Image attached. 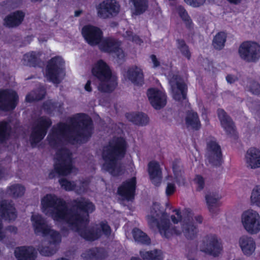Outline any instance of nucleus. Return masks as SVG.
<instances>
[{"label": "nucleus", "instance_id": "48", "mask_svg": "<svg viewBox=\"0 0 260 260\" xmlns=\"http://www.w3.org/2000/svg\"><path fill=\"white\" fill-rule=\"evenodd\" d=\"M194 182L197 185L196 190L201 191L205 187V180L201 175H196L194 178Z\"/></svg>", "mask_w": 260, "mask_h": 260}, {"label": "nucleus", "instance_id": "45", "mask_svg": "<svg viewBox=\"0 0 260 260\" xmlns=\"http://www.w3.org/2000/svg\"><path fill=\"white\" fill-rule=\"evenodd\" d=\"M50 238V243L53 245H59L61 242V236L60 233L50 228V231L49 235Z\"/></svg>", "mask_w": 260, "mask_h": 260}, {"label": "nucleus", "instance_id": "16", "mask_svg": "<svg viewBox=\"0 0 260 260\" xmlns=\"http://www.w3.org/2000/svg\"><path fill=\"white\" fill-rule=\"evenodd\" d=\"M98 16L102 19H107L116 16L120 10V6L116 0H104L96 7Z\"/></svg>", "mask_w": 260, "mask_h": 260}, {"label": "nucleus", "instance_id": "36", "mask_svg": "<svg viewBox=\"0 0 260 260\" xmlns=\"http://www.w3.org/2000/svg\"><path fill=\"white\" fill-rule=\"evenodd\" d=\"M132 234L134 240L138 243L149 245L151 242L150 238L148 236L138 228H134Z\"/></svg>", "mask_w": 260, "mask_h": 260}, {"label": "nucleus", "instance_id": "50", "mask_svg": "<svg viewBox=\"0 0 260 260\" xmlns=\"http://www.w3.org/2000/svg\"><path fill=\"white\" fill-rule=\"evenodd\" d=\"M173 212H175V214L177 217L174 215H172L171 216V219L172 222L174 224H177L179 222L181 221L182 219V216L181 215V212L180 209H175L173 210Z\"/></svg>", "mask_w": 260, "mask_h": 260}, {"label": "nucleus", "instance_id": "41", "mask_svg": "<svg viewBox=\"0 0 260 260\" xmlns=\"http://www.w3.org/2000/svg\"><path fill=\"white\" fill-rule=\"evenodd\" d=\"M176 44L177 48L180 50L182 55L188 60H190L191 54L189 47L187 45L185 41L183 39H178L176 40Z\"/></svg>", "mask_w": 260, "mask_h": 260}, {"label": "nucleus", "instance_id": "8", "mask_svg": "<svg viewBox=\"0 0 260 260\" xmlns=\"http://www.w3.org/2000/svg\"><path fill=\"white\" fill-rule=\"evenodd\" d=\"M52 124L51 119L45 116H41L37 119L32 127L30 136L32 147H36V145L45 138Z\"/></svg>", "mask_w": 260, "mask_h": 260}, {"label": "nucleus", "instance_id": "61", "mask_svg": "<svg viewBox=\"0 0 260 260\" xmlns=\"http://www.w3.org/2000/svg\"><path fill=\"white\" fill-rule=\"evenodd\" d=\"M195 220L198 223H201L203 222V217L201 215H198L195 216Z\"/></svg>", "mask_w": 260, "mask_h": 260}, {"label": "nucleus", "instance_id": "20", "mask_svg": "<svg viewBox=\"0 0 260 260\" xmlns=\"http://www.w3.org/2000/svg\"><path fill=\"white\" fill-rule=\"evenodd\" d=\"M30 220L34 232L36 235L41 234L43 236H48L51 228L41 215L32 214Z\"/></svg>", "mask_w": 260, "mask_h": 260}, {"label": "nucleus", "instance_id": "52", "mask_svg": "<svg viewBox=\"0 0 260 260\" xmlns=\"http://www.w3.org/2000/svg\"><path fill=\"white\" fill-rule=\"evenodd\" d=\"M176 189L175 184L168 183L166 189V194L167 196H171L174 194Z\"/></svg>", "mask_w": 260, "mask_h": 260}, {"label": "nucleus", "instance_id": "22", "mask_svg": "<svg viewBox=\"0 0 260 260\" xmlns=\"http://www.w3.org/2000/svg\"><path fill=\"white\" fill-rule=\"evenodd\" d=\"M180 77L178 75H173L171 81H176V88L173 89V98L178 102H181L187 99L188 88L187 85L183 82H180Z\"/></svg>", "mask_w": 260, "mask_h": 260}, {"label": "nucleus", "instance_id": "63", "mask_svg": "<svg viewBox=\"0 0 260 260\" xmlns=\"http://www.w3.org/2000/svg\"><path fill=\"white\" fill-rule=\"evenodd\" d=\"M8 230L14 233H16L17 231V228L16 226H8Z\"/></svg>", "mask_w": 260, "mask_h": 260}, {"label": "nucleus", "instance_id": "38", "mask_svg": "<svg viewBox=\"0 0 260 260\" xmlns=\"http://www.w3.org/2000/svg\"><path fill=\"white\" fill-rule=\"evenodd\" d=\"M24 63L29 67H36L39 63L37 54L35 51L25 53L23 57Z\"/></svg>", "mask_w": 260, "mask_h": 260}, {"label": "nucleus", "instance_id": "33", "mask_svg": "<svg viewBox=\"0 0 260 260\" xmlns=\"http://www.w3.org/2000/svg\"><path fill=\"white\" fill-rule=\"evenodd\" d=\"M11 130L10 121H0V143H4L9 139Z\"/></svg>", "mask_w": 260, "mask_h": 260}, {"label": "nucleus", "instance_id": "17", "mask_svg": "<svg viewBox=\"0 0 260 260\" xmlns=\"http://www.w3.org/2000/svg\"><path fill=\"white\" fill-rule=\"evenodd\" d=\"M81 34L85 42L91 46L100 44L103 38V32L98 27L86 25L82 28Z\"/></svg>", "mask_w": 260, "mask_h": 260}, {"label": "nucleus", "instance_id": "43", "mask_svg": "<svg viewBox=\"0 0 260 260\" xmlns=\"http://www.w3.org/2000/svg\"><path fill=\"white\" fill-rule=\"evenodd\" d=\"M46 94V91L44 89L38 90L33 93H29L25 97L27 102L31 103L35 101H39L43 100Z\"/></svg>", "mask_w": 260, "mask_h": 260}, {"label": "nucleus", "instance_id": "6", "mask_svg": "<svg viewBox=\"0 0 260 260\" xmlns=\"http://www.w3.org/2000/svg\"><path fill=\"white\" fill-rule=\"evenodd\" d=\"M91 73L99 81L98 89L102 92L111 93L117 86L116 79L112 77L109 66L102 59L97 61L92 68Z\"/></svg>", "mask_w": 260, "mask_h": 260}, {"label": "nucleus", "instance_id": "56", "mask_svg": "<svg viewBox=\"0 0 260 260\" xmlns=\"http://www.w3.org/2000/svg\"><path fill=\"white\" fill-rule=\"evenodd\" d=\"M131 40L137 44H141L143 42L140 38L136 35H132Z\"/></svg>", "mask_w": 260, "mask_h": 260}, {"label": "nucleus", "instance_id": "58", "mask_svg": "<svg viewBox=\"0 0 260 260\" xmlns=\"http://www.w3.org/2000/svg\"><path fill=\"white\" fill-rule=\"evenodd\" d=\"M251 92L256 95H258L260 94V85L259 84H256V88L255 89H253L252 88H251Z\"/></svg>", "mask_w": 260, "mask_h": 260}, {"label": "nucleus", "instance_id": "46", "mask_svg": "<svg viewBox=\"0 0 260 260\" xmlns=\"http://www.w3.org/2000/svg\"><path fill=\"white\" fill-rule=\"evenodd\" d=\"M250 198L253 204L260 207V185H256L253 188Z\"/></svg>", "mask_w": 260, "mask_h": 260}, {"label": "nucleus", "instance_id": "39", "mask_svg": "<svg viewBox=\"0 0 260 260\" xmlns=\"http://www.w3.org/2000/svg\"><path fill=\"white\" fill-rule=\"evenodd\" d=\"M177 11L179 16L184 22L186 27L188 29L191 28L192 21L184 7L181 5L178 6L177 7Z\"/></svg>", "mask_w": 260, "mask_h": 260}, {"label": "nucleus", "instance_id": "34", "mask_svg": "<svg viewBox=\"0 0 260 260\" xmlns=\"http://www.w3.org/2000/svg\"><path fill=\"white\" fill-rule=\"evenodd\" d=\"M140 255L144 260H163L161 250L154 249L150 251H141Z\"/></svg>", "mask_w": 260, "mask_h": 260}, {"label": "nucleus", "instance_id": "30", "mask_svg": "<svg viewBox=\"0 0 260 260\" xmlns=\"http://www.w3.org/2000/svg\"><path fill=\"white\" fill-rule=\"evenodd\" d=\"M127 76L128 79L136 85L142 86L144 84L143 72L136 66L128 69Z\"/></svg>", "mask_w": 260, "mask_h": 260}, {"label": "nucleus", "instance_id": "51", "mask_svg": "<svg viewBox=\"0 0 260 260\" xmlns=\"http://www.w3.org/2000/svg\"><path fill=\"white\" fill-rule=\"evenodd\" d=\"M184 2L188 5L197 8L199 7L204 4L205 0H184Z\"/></svg>", "mask_w": 260, "mask_h": 260}, {"label": "nucleus", "instance_id": "42", "mask_svg": "<svg viewBox=\"0 0 260 260\" xmlns=\"http://www.w3.org/2000/svg\"><path fill=\"white\" fill-rule=\"evenodd\" d=\"M25 191V187L19 184H13L8 188V191L9 194L14 198L22 197L24 194Z\"/></svg>", "mask_w": 260, "mask_h": 260}, {"label": "nucleus", "instance_id": "31", "mask_svg": "<svg viewBox=\"0 0 260 260\" xmlns=\"http://www.w3.org/2000/svg\"><path fill=\"white\" fill-rule=\"evenodd\" d=\"M125 117L129 121L138 125H146L149 122L148 116L142 112L126 113Z\"/></svg>", "mask_w": 260, "mask_h": 260}, {"label": "nucleus", "instance_id": "2", "mask_svg": "<svg viewBox=\"0 0 260 260\" xmlns=\"http://www.w3.org/2000/svg\"><path fill=\"white\" fill-rule=\"evenodd\" d=\"M42 211L45 212L52 208L50 214L53 220L64 221L68 224L75 223V220H82L78 211L92 213L95 210L94 205L88 199L78 198L70 201L71 208H67L66 202L53 194H47L41 200Z\"/></svg>", "mask_w": 260, "mask_h": 260}, {"label": "nucleus", "instance_id": "4", "mask_svg": "<svg viewBox=\"0 0 260 260\" xmlns=\"http://www.w3.org/2000/svg\"><path fill=\"white\" fill-rule=\"evenodd\" d=\"M148 220L150 226H156L161 236L167 239H169L173 235H180L183 232L187 239H193L197 233V227L192 221L183 222L182 224V230H180L176 226L170 229V220L166 218H161L159 220L154 215H151L148 216Z\"/></svg>", "mask_w": 260, "mask_h": 260}, {"label": "nucleus", "instance_id": "32", "mask_svg": "<svg viewBox=\"0 0 260 260\" xmlns=\"http://www.w3.org/2000/svg\"><path fill=\"white\" fill-rule=\"evenodd\" d=\"M185 123L188 127H190L192 129L198 131L201 127L200 120L196 112L188 111L185 117Z\"/></svg>", "mask_w": 260, "mask_h": 260}, {"label": "nucleus", "instance_id": "24", "mask_svg": "<svg viewBox=\"0 0 260 260\" xmlns=\"http://www.w3.org/2000/svg\"><path fill=\"white\" fill-rule=\"evenodd\" d=\"M217 115L221 125L228 135H234L236 132L234 123L231 117L222 109L217 110Z\"/></svg>", "mask_w": 260, "mask_h": 260}, {"label": "nucleus", "instance_id": "25", "mask_svg": "<svg viewBox=\"0 0 260 260\" xmlns=\"http://www.w3.org/2000/svg\"><path fill=\"white\" fill-rule=\"evenodd\" d=\"M14 254L17 260H35L37 257L35 249L31 246L16 247Z\"/></svg>", "mask_w": 260, "mask_h": 260}, {"label": "nucleus", "instance_id": "64", "mask_svg": "<svg viewBox=\"0 0 260 260\" xmlns=\"http://www.w3.org/2000/svg\"><path fill=\"white\" fill-rule=\"evenodd\" d=\"M230 3L238 5L241 3L242 0H227Z\"/></svg>", "mask_w": 260, "mask_h": 260}, {"label": "nucleus", "instance_id": "47", "mask_svg": "<svg viewBox=\"0 0 260 260\" xmlns=\"http://www.w3.org/2000/svg\"><path fill=\"white\" fill-rule=\"evenodd\" d=\"M56 108V103L51 101H46L43 104L42 108L45 112L50 114L53 112Z\"/></svg>", "mask_w": 260, "mask_h": 260}, {"label": "nucleus", "instance_id": "15", "mask_svg": "<svg viewBox=\"0 0 260 260\" xmlns=\"http://www.w3.org/2000/svg\"><path fill=\"white\" fill-rule=\"evenodd\" d=\"M201 248L202 251L216 257L220 253L222 246L216 235L209 234L204 238Z\"/></svg>", "mask_w": 260, "mask_h": 260}, {"label": "nucleus", "instance_id": "7", "mask_svg": "<svg viewBox=\"0 0 260 260\" xmlns=\"http://www.w3.org/2000/svg\"><path fill=\"white\" fill-rule=\"evenodd\" d=\"M56 157L54 164V169L58 176L70 175L74 168L71 154L68 149L61 148L56 152Z\"/></svg>", "mask_w": 260, "mask_h": 260}, {"label": "nucleus", "instance_id": "29", "mask_svg": "<svg viewBox=\"0 0 260 260\" xmlns=\"http://www.w3.org/2000/svg\"><path fill=\"white\" fill-rule=\"evenodd\" d=\"M240 247L245 255H250L255 249V241L251 237L242 236L239 240Z\"/></svg>", "mask_w": 260, "mask_h": 260}, {"label": "nucleus", "instance_id": "23", "mask_svg": "<svg viewBox=\"0 0 260 260\" xmlns=\"http://www.w3.org/2000/svg\"><path fill=\"white\" fill-rule=\"evenodd\" d=\"M148 172L152 183L156 186H159L162 178V171L159 164L156 161H150L148 164Z\"/></svg>", "mask_w": 260, "mask_h": 260}, {"label": "nucleus", "instance_id": "59", "mask_svg": "<svg viewBox=\"0 0 260 260\" xmlns=\"http://www.w3.org/2000/svg\"><path fill=\"white\" fill-rule=\"evenodd\" d=\"M85 89L88 92H90L92 90V88L91 87V81L90 80H88L85 85Z\"/></svg>", "mask_w": 260, "mask_h": 260}, {"label": "nucleus", "instance_id": "5", "mask_svg": "<svg viewBox=\"0 0 260 260\" xmlns=\"http://www.w3.org/2000/svg\"><path fill=\"white\" fill-rule=\"evenodd\" d=\"M78 212L82 218V220H75V223L68 224L70 226L76 229V231L79 236L87 241H94L100 239L102 234L109 237L111 234V229L107 222H101L100 223V228L88 229L86 227L81 228L80 224L82 223L88 224L89 222V214L84 211Z\"/></svg>", "mask_w": 260, "mask_h": 260}, {"label": "nucleus", "instance_id": "9", "mask_svg": "<svg viewBox=\"0 0 260 260\" xmlns=\"http://www.w3.org/2000/svg\"><path fill=\"white\" fill-rule=\"evenodd\" d=\"M239 53L243 60L255 62L260 58V45L254 42H244L239 47Z\"/></svg>", "mask_w": 260, "mask_h": 260}, {"label": "nucleus", "instance_id": "53", "mask_svg": "<svg viewBox=\"0 0 260 260\" xmlns=\"http://www.w3.org/2000/svg\"><path fill=\"white\" fill-rule=\"evenodd\" d=\"M172 170L175 178L177 179L181 174V170L176 160L173 162Z\"/></svg>", "mask_w": 260, "mask_h": 260}, {"label": "nucleus", "instance_id": "1", "mask_svg": "<svg viewBox=\"0 0 260 260\" xmlns=\"http://www.w3.org/2000/svg\"><path fill=\"white\" fill-rule=\"evenodd\" d=\"M93 129L92 120L87 114L77 113L70 118L69 124L59 122L56 127H53L47 140L52 147H56L60 144L59 136L72 144L86 142L91 137Z\"/></svg>", "mask_w": 260, "mask_h": 260}, {"label": "nucleus", "instance_id": "55", "mask_svg": "<svg viewBox=\"0 0 260 260\" xmlns=\"http://www.w3.org/2000/svg\"><path fill=\"white\" fill-rule=\"evenodd\" d=\"M226 80L228 82V83L232 84L235 82L237 80H238V78L233 75L228 74L226 76Z\"/></svg>", "mask_w": 260, "mask_h": 260}, {"label": "nucleus", "instance_id": "49", "mask_svg": "<svg viewBox=\"0 0 260 260\" xmlns=\"http://www.w3.org/2000/svg\"><path fill=\"white\" fill-rule=\"evenodd\" d=\"M40 253L43 256H49L53 255L56 250L49 246H42L39 249Z\"/></svg>", "mask_w": 260, "mask_h": 260}, {"label": "nucleus", "instance_id": "57", "mask_svg": "<svg viewBox=\"0 0 260 260\" xmlns=\"http://www.w3.org/2000/svg\"><path fill=\"white\" fill-rule=\"evenodd\" d=\"M3 224L2 223V221L0 219V241L3 240L6 237V235L5 232L3 231Z\"/></svg>", "mask_w": 260, "mask_h": 260}, {"label": "nucleus", "instance_id": "62", "mask_svg": "<svg viewBox=\"0 0 260 260\" xmlns=\"http://www.w3.org/2000/svg\"><path fill=\"white\" fill-rule=\"evenodd\" d=\"M15 0H7L3 2V5H8V6H11V4L14 2Z\"/></svg>", "mask_w": 260, "mask_h": 260}, {"label": "nucleus", "instance_id": "11", "mask_svg": "<svg viewBox=\"0 0 260 260\" xmlns=\"http://www.w3.org/2000/svg\"><path fill=\"white\" fill-rule=\"evenodd\" d=\"M18 95L15 91L10 89H0V110H14L18 104Z\"/></svg>", "mask_w": 260, "mask_h": 260}, {"label": "nucleus", "instance_id": "3", "mask_svg": "<svg viewBox=\"0 0 260 260\" xmlns=\"http://www.w3.org/2000/svg\"><path fill=\"white\" fill-rule=\"evenodd\" d=\"M127 146L125 140L123 137H117L109 141L103 148L102 158L105 164L103 167L113 176L117 177L121 174V168L117 164L125 157Z\"/></svg>", "mask_w": 260, "mask_h": 260}, {"label": "nucleus", "instance_id": "18", "mask_svg": "<svg viewBox=\"0 0 260 260\" xmlns=\"http://www.w3.org/2000/svg\"><path fill=\"white\" fill-rule=\"evenodd\" d=\"M136 187V178L133 177L121 183L118 187L117 193L123 199L132 201L135 198Z\"/></svg>", "mask_w": 260, "mask_h": 260}, {"label": "nucleus", "instance_id": "60", "mask_svg": "<svg viewBox=\"0 0 260 260\" xmlns=\"http://www.w3.org/2000/svg\"><path fill=\"white\" fill-rule=\"evenodd\" d=\"M56 175L57 174L56 173V171H55V169L53 168V170H51L49 172L48 176L50 179H53L56 176Z\"/></svg>", "mask_w": 260, "mask_h": 260}, {"label": "nucleus", "instance_id": "12", "mask_svg": "<svg viewBox=\"0 0 260 260\" xmlns=\"http://www.w3.org/2000/svg\"><path fill=\"white\" fill-rule=\"evenodd\" d=\"M242 222L245 229L250 234L260 231V216L252 210L244 211L242 214Z\"/></svg>", "mask_w": 260, "mask_h": 260}, {"label": "nucleus", "instance_id": "54", "mask_svg": "<svg viewBox=\"0 0 260 260\" xmlns=\"http://www.w3.org/2000/svg\"><path fill=\"white\" fill-rule=\"evenodd\" d=\"M150 58H151L152 62L153 63V67L154 68H156L160 66V63L159 61L157 58L156 56L154 54H151L150 56Z\"/></svg>", "mask_w": 260, "mask_h": 260}, {"label": "nucleus", "instance_id": "10", "mask_svg": "<svg viewBox=\"0 0 260 260\" xmlns=\"http://www.w3.org/2000/svg\"><path fill=\"white\" fill-rule=\"evenodd\" d=\"M206 150L209 162L215 167H219L222 163V154L220 146L214 137L207 140Z\"/></svg>", "mask_w": 260, "mask_h": 260}, {"label": "nucleus", "instance_id": "40", "mask_svg": "<svg viewBox=\"0 0 260 260\" xmlns=\"http://www.w3.org/2000/svg\"><path fill=\"white\" fill-rule=\"evenodd\" d=\"M132 1L135 8V14L137 15L143 14L148 9V0H132Z\"/></svg>", "mask_w": 260, "mask_h": 260}, {"label": "nucleus", "instance_id": "35", "mask_svg": "<svg viewBox=\"0 0 260 260\" xmlns=\"http://www.w3.org/2000/svg\"><path fill=\"white\" fill-rule=\"evenodd\" d=\"M226 38L227 35L225 32H218L213 38L212 46L216 50H222L225 46Z\"/></svg>", "mask_w": 260, "mask_h": 260}, {"label": "nucleus", "instance_id": "27", "mask_svg": "<svg viewBox=\"0 0 260 260\" xmlns=\"http://www.w3.org/2000/svg\"><path fill=\"white\" fill-rule=\"evenodd\" d=\"M82 256L86 260H105L107 253L104 248L94 247L86 250Z\"/></svg>", "mask_w": 260, "mask_h": 260}, {"label": "nucleus", "instance_id": "19", "mask_svg": "<svg viewBox=\"0 0 260 260\" xmlns=\"http://www.w3.org/2000/svg\"><path fill=\"white\" fill-rule=\"evenodd\" d=\"M147 94L151 105L154 109L159 110L166 106L167 95L161 91L150 88L148 89Z\"/></svg>", "mask_w": 260, "mask_h": 260}, {"label": "nucleus", "instance_id": "26", "mask_svg": "<svg viewBox=\"0 0 260 260\" xmlns=\"http://www.w3.org/2000/svg\"><path fill=\"white\" fill-rule=\"evenodd\" d=\"M25 15L21 11H16L7 15L4 19V25L9 28L19 26L23 21Z\"/></svg>", "mask_w": 260, "mask_h": 260}, {"label": "nucleus", "instance_id": "13", "mask_svg": "<svg viewBox=\"0 0 260 260\" xmlns=\"http://www.w3.org/2000/svg\"><path fill=\"white\" fill-rule=\"evenodd\" d=\"M64 63L62 58L58 56L51 58L46 66V75L48 79L55 84L60 82L59 77L63 70L61 66Z\"/></svg>", "mask_w": 260, "mask_h": 260}, {"label": "nucleus", "instance_id": "37", "mask_svg": "<svg viewBox=\"0 0 260 260\" xmlns=\"http://www.w3.org/2000/svg\"><path fill=\"white\" fill-rule=\"evenodd\" d=\"M206 203L209 212L213 215L216 214V211L218 207V201L220 198H215L211 194H206L205 197Z\"/></svg>", "mask_w": 260, "mask_h": 260}, {"label": "nucleus", "instance_id": "21", "mask_svg": "<svg viewBox=\"0 0 260 260\" xmlns=\"http://www.w3.org/2000/svg\"><path fill=\"white\" fill-rule=\"evenodd\" d=\"M3 192H0V216L5 220H15L17 217L15 208L7 200H3Z\"/></svg>", "mask_w": 260, "mask_h": 260}, {"label": "nucleus", "instance_id": "14", "mask_svg": "<svg viewBox=\"0 0 260 260\" xmlns=\"http://www.w3.org/2000/svg\"><path fill=\"white\" fill-rule=\"evenodd\" d=\"M121 46V41L112 37H107L102 40L100 48L104 52L114 53L118 59H122L124 58L125 54Z\"/></svg>", "mask_w": 260, "mask_h": 260}, {"label": "nucleus", "instance_id": "44", "mask_svg": "<svg viewBox=\"0 0 260 260\" xmlns=\"http://www.w3.org/2000/svg\"><path fill=\"white\" fill-rule=\"evenodd\" d=\"M59 183L61 187L66 191L74 190L76 184L74 181H70L66 178H61L59 180Z\"/></svg>", "mask_w": 260, "mask_h": 260}, {"label": "nucleus", "instance_id": "28", "mask_svg": "<svg viewBox=\"0 0 260 260\" xmlns=\"http://www.w3.org/2000/svg\"><path fill=\"white\" fill-rule=\"evenodd\" d=\"M246 160L248 165L252 169L260 167V150L256 148H249L246 153Z\"/></svg>", "mask_w": 260, "mask_h": 260}]
</instances>
